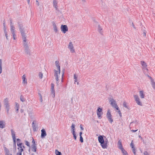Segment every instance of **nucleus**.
Returning a JSON list of instances; mask_svg holds the SVG:
<instances>
[{
	"mask_svg": "<svg viewBox=\"0 0 155 155\" xmlns=\"http://www.w3.org/2000/svg\"><path fill=\"white\" fill-rule=\"evenodd\" d=\"M55 64L56 66V68L54 70V74L55 78L56 80V83L57 84L59 83V81L60 78H61V82H63V76L64 75V72H63L62 76L60 74V66L59 65V61H56L55 62Z\"/></svg>",
	"mask_w": 155,
	"mask_h": 155,
	"instance_id": "nucleus-1",
	"label": "nucleus"
},
{
	"mask_svg": "<svg viewBox=\"0 0 155 155\" xmlns=\"http://www.w3.org/2000/svg\"><path fill=\"white\" fill-rule=\"evenodd\" d=\"M18 28L20 30L22 36V38L23 40V45L25 48L26 49L28 48V45L27 44V36L25 33L26 29L23 27V24L21 22H19L18 23Z\"/></svg>",
	"mask_w": 155,
	"mask_h": 155,
	"instance_id": "nucleus-2",
	"label": "nucleus"
},
{
	"mask_svg": "<svg viewBox=\"0 0 155 155\" xmlns=\"http://www.w3.org/2000/svg\"><path fill=\"white\" fill-rule=\"evenodd\" d=\"M67 48L71 53L74 54L76 53L75 49L72 41H70L69 42L67 45Z\"/></svg>",
	"mask_w": 155,
	"mask_h": 155,
	"instance_id": "nucleus-3",
	"label": "nucleus"
},
{
	"mask_svg": "<svg viewBox=\"0 0 155 155\" xmlns=\"http://www.w3.org/2000/svg\"><path fill=\"white\" fill-rule=\"evenodd\" d=\"M17 145L18 146V152L17 153V155H21V153L23 151L25 147L24 145L21 143H18Z\"/></svg>",
	"mask_w": 155,
	"mask_h": 155,
	"instance_id": "nucleus-4",
	"label": "nucleus"
},
{
	"mask_svg": "<svg viewBox=\"0 0 155 155\" xmlns=\"http://www.w3.org/2000/svg\"><path fill=\"white\" fill-rule=\"evenodd\" d=\"M109 102L113 107L116 108V110H118V107L117 105L116 102L114 99L110 98L109 99Z\"/></svg>",
	"mask_w": 155,
	"mask_h": 155,
	"instance_id": "nucleus-5",
	"label": "nucleus"
},
{
	"mask_svg": "<svg viewBox=\"0 0 155 155\" xmlns=\"http://www.w3.org/2000/svg\"><path fill=\"white\" fill-rule=\"evenodd\" d=\"M8 102L9 99L8 98H5L3 101L4 104L5 105L6 108V109L8 113L9 110L10 108V106Z\"/></svg>",
	"mask_w": 155,
	"mask_h": 155,
	"instance_id": "nucleus-6",
	"label": "nucleus"
},
{
	"mask_svg": "<svg viewBox=\"0 0 155 155\" xmlns=\"http://www.w3.org/2000/svg\"><path fill=\"white\" fill-rule=\"evenodd\" d=\"M106 116L108 120L111 124H112L113 122V120L112 118V115L110 113V110H108L107 112Z\"/></svg>",
	"mask_w": 155,
	"mask_h": 155,
	"instance_id": "nucleus-7",
	"label": "nucleus"
},
{
	"mask_svg": "<svg viewBox=\"0 0 155 155\" xmlns=\"http://www.w3.org/2000/svg\"><path fill=\"white\" fill-rule=\"evenodd\" d=\"M134 97L136 103L139 105L142 106V103L141 101L138 96L137 95H134Z\"/></svg>",
	"mask_w": 155,
	"mask_h": 155,
	"instance_id": "nucleus-8",
	"label": "nucleus"
},
{
	"mask_svg": "<svg viewBox=\"0 0 155 155\" xmlns=\"http://www.w3.org/2000/svg\"><path fill=\"white\" fill-rule=\"evenodd\" d=\"M10 31L12 34H15V28L12 22L11 21L10 22Z\"/></svg>",
	"mask_w": 155,
	"mask_h": 155,
	"instance_id": "nucleus-9",
	"label": "nucleus"
},
{
	"mask_svg": "<svg viewBox=\"0 0 155 155\" xmlns=\"http://www.w3.org/2000/svg\"><path fill=\"white\" fill-rule=\"evenodd\" d=\"M61 31L64 34L68 31V27L65 25H61Z\"/></svg>",
	"mask_w": 155,
	"mask_h": 155,
	"instance_id": "nucleus-10",
	"label": "nucleus"
},
{
	"mask_svg": "<svg viewBox=\"0 0 155 155\" xmlns=\"http://www.w3.org/2000/svg\"><path fill=\"white\" fill-rule=\"evenodd\" d=\"M102 111V108H101L100 107H98L97 110V114L99 119L101 118V116L103 114Z\"/></svg>",
	"mask_w": 155,
	"mask_h": 155,
	"instance_id": "nucleus-11",
	"label": "nucleus"
},
{
	"mask_svg": "<svg viewBox=\"0 0 155 155\" xmlns=\"http://www.w3.org/2000/svg\"><path fill=\"white\" fill-rule=\"evenodd\" d=\"M148 77L150 80L151 84L153 89L155 90V81L154 79L149 76H148Z\"/></svg>",
	"mask_w": 155,
	"mask_h": 155,
	"instance_id": "nucleus-12",
	"label": "nucleus"
},
{
	"mask_svg": "<svg viewBox=\"0 0 155 155\" xmlns=\"http://www.w3.org/2000/svg\"><path fill=\"white\" fill-rule=\"evenodd\" d=\"M22 84L24 86L26 85L27 84V81L25 75H23L22 76Z\"/></svg>",
	"mask_w": 155,
	"mask_h": 155,
	"instance_id": "nucleus-13",
	"label": "nucleus"
},
{
	"mask_svg": "<svg viewBox=\"0 0 155 155\" xmlns=\"http://www.w3.org/2000/svg\"><path fill=\"white\" fill-rule=\"evenodd\" d=\"M11 131L12 137L14 140V146L15 148H16V143H15V133L13 130H11Z\"/></svg>",
	"mask_w": 155,
	"mask_h": 155,
	"instance_id": "nucleus-14",
	"label": "nucleus"
},
{
	"mask_svg": "<svg viewBox=\"0 0 155 155\" xmlns=\"http://www.w3.org/2000/svg\"><path fill=\"white\" fill-rule=\"evenodd\" d=\"M118 147L121 151L124 150L122 146V143L120 140H119L117 143Z\"/></svg>",
	"mask_w": 155,
	"mask_h": 155,
	"instance_id": "nucleus-15",
	"label": "nucleus"
},
{
	"mask_svg": "<svg viewBox=\"0 0 155 155\" xmlns=\"http://www.w3.org/2000/svg\"><path fill=\"white\" fill-rule=\"evenodd\" d=\"M97 31L101 35L103 34V31L102 27L99 24L97 26Z\"/></svg>",
	"mask_w": 155,
	"mask_h": 155,
	"instance_id": "nucleus-16",
	"label": "nucleus"
},
{
	"mask_svg": "<svg viewBox=\"0 0 155 155\" xmlns=\"http://www.w3.org/2000/svg\"><path fill=\"white\" fill-rule=\"evenodd\" d=\"M41 137L42 138H44L47 135V134H46V131L44 129H42L41 130Z\"/></svg>",
	"mask_w": 155,
	"mask_h": 155,
	"instance_id": "nucleus-17",
	"label": "nucleus"
},
{
	"mask_svg": "<svg viewBox=\"0 0 155 155\" xmlns=\"http://www.w3.org/2000/svg\"><path fill=\"white\" fill-rule=\"evenodd\" d=\"M98 140L101 144H102L104 141L103 137L102 136L100 135L98 137Z\"/></svg>",
	"mask_w": 155,
	"mask_h": 155,
	"instance_id": "nucleus-18",
	"label": "nucleus"
},
{
	"mask_svg": "<svg viewBox=\"0 0 155 155\" xmlns=\"http://www.w3.org/2000/svg\"><path fill=\"white\" fill-rule=\"evenodd\" d=\"M101 145L103 148H107V142L106 141H104L102 144H101Z\"/></svg>",
	"mask_w": 155,
	"mask_h": 155,
	"instance_id": "nucleus-19",
	"label": "nucleus"
},
{
	"mask_svg": "<svg viewBox=\"0 0 155 155\" xmlns=\"http://www.w3.org/2000/svg\"><path fill=\"white\" fill-rule=\"evenodd\" d=\"M53 26L54 31L55 32L57 33L58 31V29L55 23L53 22Z\"/></svg>",
	"mask_w": 155,
	"mask_h": 155,
	"instance_id": "nucleus-20",
	"label": "nucleus"
},
{
	"mask_svg": "<svg viewBox=\"0 0 155 155\" xmlns=\"http://www.w3.org/2000/svg\"><path fill=\"white\" fill-rule=\"evenodd\" d=\"M78 76L76 74H74V84H75L76 82H77V84L78 85L79 83L78 82H77L78 81Z\"/></svg>",
	"mask_w": 155,
	"mask_h": 155,
	"instance_id": "nucleus-21",
	"label": "nucleus"
},
{
	"mask_svg": "<svg viewBox=\"0 0 155 155\" xmlns=\"http://www.w3.org/2000/svg\"><path fill=\"white\" fill-rule=\"evenodd\" d=\"M5 122L3 120L0 121V128H4L5 127Z\"/></svg>",
	"mask_w": 155,
	"mask_h": 155,
	"instance_id": "nucleus-22",
	"label": "nucleus"
},
{
	"mask_svg": "<svg viewBox=\"0 0 155 155\" xmlns=\"http://www.w3.org/2000/svg\"><path fill=\"white\" fill-rule=\"evenodd\" d=\"M36 144H33L31 146V150L33 152H36Z\"/></svg>",
	"mask_w": 155,
	"mask_h": 155,
	"instance_id": "nucleus-23",
	"label": "nucleus"
},
{
	"mask_svg": "<svg viewBox=\"0 0 155 155\" xmlns=\"http://www.w3.org/2000/svg\"><path fill=\"white\" fill-rule=\"evenodd\" d=\"M139 95L141 98H144L145 94L143 91H139Z\"/></svg>",
	"mask_w": 155,
	"mask_h": 155,
	"instance_id": "nucleus-24",
	"label": "nucleus"
},
{
	"mask_svg": "<svg viewBox=\"0 0 155 155\" xmlns=\"http://www.w3.org/2000/svg\"><path fill=\"white\" fill-rule=\"evenodd\" d=\"M57 4L58 2L56 0H54L53 1V6L55 8L56 10H57L58 9V6H57Z\"/></svg>",
	"mask_w": 155,
	"mask_h": 155,
	"instance_id": "nucleus-25",
	"label": "nucleus"
},
{
	"mask_svg": "<svg viewBox=\"0 0 155 155\" xmlns=\"http://www.w3.org/2000/svg\"><path fill=\"white\" fill-rule=\"evenodd\" d=\"M4 33L5 34V36L6 37V39L7 40H8V39H9L8 37H9L8 35L7 32L6 30V28H5V29H4Z\"/></svg>",
	"mask_w": 155,
	"mask_h": 155,
	"instance_id": "nucleus-26",
	"label": "nucleus"
},
{
	"mask_svg": "<svg viewBox=\"0 0 155 155\" xmlns=\"http://www.w3.org/2000/svg\"><path fill=\"white\" fill-rule=\"evenodd\" d=\"M140 63L142 66V68L147 67V64L144 61H141Z\"/></svg>",
	"mask_w": 155,
	"mask_h": 155,
	"instance_id": "nucleus-27",
	"label": "nucleus"
},
{
	"mask_svg": "<svg viewBox=\"0 0 155 155\" xmlns=\"http://www.w3.org/2000/svg\"><path fill=\"white\" fill-rule=\"evenodd\" d=\"M19 107V104L17 103H15V107L16 109V111L17 112H18V111Z\"/></svg>",
	"mask_w": 155,
	"mask_h": 155,
	"instance_id": "nucleus-28",
	"label": "nucleus"
},
{
	"mask_svg": "<svg viewBox=\"0 0 155 155\" xmlns=\"http://www.w3.org/2000/svg\"><path fill=\"white\" fill-rule=\"evenodd\" d=\"M51 93L52 94V97H54L55 96V91L54 89H51Z\"/></svg>",
	"mask_w": 155,
	"mask_h": 155,
	"instance_id": "nucleus-29",
	"label": "nucleus"
},
{
	"mask_svg": "<svg viewBox=\"0 0 155 155\" xmlns=\"http://www.w3.org/2000/svg\"><path fill=\"white\" fill-rule=\"evenodd\" d=\"M2 61L1 59H0V74L2 72Z\"/></svg>",
	"mask_w": 155,
	"mask_h": 155,
	"instance_id": "nucleus-30",
	"label": "nucleus"
},
{
	"mask_svg": "<svg viewBox=\"0 0 155 155\" xmlns=\"http://www.w3.org/2000/svg\"><path fill=\"white\" fill-rule=\"evenodd\" d=\"M38 76L39 78L40 79H42L43 78V73L41 72H39L38 73Z\"/></svg>",
	"mask_w": 155,
	"mask_h": 155,
	"instance_id": "nucleus-31",
	"label": "nucleus"
},
{
	"mask_svg": "<svg viewBox=\"0 0 155 155\" xmlns=\"http://www.w3.org/2000/svg\"><path fill=\"white\" fill-rule=\"evenodd\" d=\"M123 155H128L127 152L124 149L121 151Z\"/></svg>",
	"mask_w": 155,
	"mask_h": 155,
	"instance_id": "nucleus-32",
	"label": "nucleus"
},
{
	"mask_svg": "<svg viewBox=\"0 0 155 155\" xmlns=\"http://www.w3.org/2000/svg\"><path fill=\"white\" fill-rule=\"evenodd\" d=\"M55 153L56 155H61V152H59L57 150H55Z\"/></svg>",
	"mask_w": 155,
	"mask_h": 155,
	"instance_id": "nucleus-33",
	"label": "nucleus"
},
{
	"mask_svg": "<svg viewBox=\"0 0 155 155\" xmlns=\"http://www.w3.org/2000/svg\"><path fill=\"white\" fill-rule=\"evenodd\" d=\"M25 143L26 145H27L28 147H29V148H30V144L29 142L28 141L25 140Z\"/></svg>",
	"mask_w": 155,
	"mask_h": 155,
	"instance_id": "nucleus-34",
	"label": "nucleus"
},
{
	"mask_svg": "<svg viewBox=\"0 0 155 155\" xmlns=\"http://www.w3.org/2000/svg\"><path fill=\"white\" fill-rule=\"evenodd\" d=\"M142 69L144 72H148V69L147 68V67L142 68Z\"/></svg>",
	"mask_w": 155,
	"mask_h": 155,
	"instance_id": "nucleus-35",
	"label": "nucleus"
},
{
	"mask_svg": "<svg viewBox=\"0 0 155 155\" xmlns=\"http://www.w3.org/2000/svg\"><path fill=\"white\" fill-rule=\"evenodd\" d=\"M133 140H132L131 143L130 144V146L131 147V148L132 149H134L135 148L134 144L133 143Z\"/></svg>",
	"mask_w": 155,
	"mask_h": 155,
	"instance_id": "nucleus-36",
	"label": "nucleus"
},
{
	"mask_svg": "<svg viewBox=\"0 0 155 155\" xmlns=\"http://www.w3.org/2000/svg\"><path fill=\"white\" fill-rule=\"evenodd\" d=\"M133 140H132L131 143L130 144V146L131 147V148L132 149H134L135 148L134 144L133 143Z\"/></svg>",
	"mask_w": 155,
	"mask_h": 155,
	"instance_id": "nucleus-37",
	"label": "nucleus"
},
{
	"mask_svg": "<svg viewBox=\"0 0 155 155\" xmlns=\"http://www.w3.org/2000/svg\"><path fill=\"white\" fill-rule=\"evenodd\" d=\"M123 106L124 107H126L127 109L129 108L128 106L127 105V103L125 102H124L123 103Z\"/></svg>",
	"mask_w": 155,
	"mask_h": 155,
	"instance_id": "nucleus-38",
	"label": "nucleus"
},
{
	"mask_svg": "<svg viewBox=\"0 0 155 155\" xmlns=\"http://www.w3.org/2000/svg\"><path fill=\"white\" fill-rule=\"evenodd\" d=\"M20 100L21 101L23 102L25 101V98L22 96H21L20 97Z\"/></svg>",
	"mask_w": 155,
	"mask_h": 155,
	"instance_id": "nucleus-39",
	"label": "nucleus"
},
{
	"mask_svg": "<svg viewBox=\"0 0 155 155\" xmlns=\"http://www.w3.org/2000/svg\"><path fill=\"white\" fill-rule=\"evenodd\" d=\"M118 110L117 112L118 113V114H119L120 117H122L121 113L120 110H119V107H118V110Z\"/></svg>",
	"mask_w": 155,
	"mask_h": 155,
	"instance_id": "nucleus-40",
	"label": "nucleus"
},
{
	"mask_svg": "<svg viewBox=\"0 0 155 155\" xmlns=\"http://www.w3.org/2000/svg\"><path fill=\"white\" fill-rule=\"evenodd\" d=\"M143 153L144 155H150V154L147 151H144Z\"/></svg>",
	"mask_w": 155,
	"mask_h": 155,
	"instance_id": "nucleus-41",
	"label": "nucleus"
},
{
	"mask_svg": "<svg viewBox=\"0 0 155 155\" xmlns=\"http://www.w3.org/2000/svg\"><path fill=\"white\" fill-rule=\"evenodd\" d=\"M71 129H72V130H75V125H74V124H72V125H71Z\"/></svg>",
	"mask_w": 155,
	"mask_h": 155,
	"instance_id": "nucleus-42",
	"label": "nucleus"
},
{
	"mask_svg": "<svg viewBox=\"0 0 155 155\" xmlns=\"http://www.w3.org/2000/svg\"><path fill=\"white\" fill-rule=\"evenodd\" d=\"M51 89H54V85L53 84L51 83Z\"/></svg>",
	"mask_w": 155,
	"mask_h": 155,
	"instance_id": "nucleus-43",
	"label": "nucleus"
},
{
	"mask_svg": "<svg viewBox=\"0 0 155 155\" xmlns=\"http://www.w3.org/2000/svg\"><path fill=\"white\" fill-rule=\"evenodd\" d=\"M40 101L41 102H42L43 101L42 96L41 94H40Z\"/></svg>",
	"mask_w": 155,
	"mask_h": 155,
	"instance_id": "nucleus-44",
	"label": "nucleus"
},
{
	"mask_svg": "<svg viewBox=\"0 0 155 155\" xmlns=\"http://www.w3.org/2000/svg\"><path fill=\"white\" fill-rule=\"evenodd\" d=\"M12 36H13V39L14 40H15L16 39V35L15 34H12Z\"/></svg>",
	"mask_w": 155,
	"mask_h": 155,
	"instance_id": "nucleus-45",
	"label": "nucleus"
},
{
	"mask_svg": "<svg viewBox=\"0 0 155 155\" xmlns=\"http://www.w3.org/2000/svg\"><path fill=\"white\" fill-rule=\"evenodd\" d=\"M80 141L82 143L83 142V139L82 136L80 137Z\"/></svg>",
	"mask_w": 155,
	"mask_h": 155,
	"instance_id": "nucleus-46",
	"label": "nucleus"
},
{
	"mask_svg": "<svg viewBox=\"0 0 155 155\" xmlns=\"http://www.w3.org/2000/svg\"><path fill=\"white\" fill-rule=\"evenodd\" d=\"M132 151L133 152V153L134 154L136 155V151L135 149V148L134 149H132Z\"/></svg>",
	"mask_w": 155,
	"mask_h": 155,
	"instance_id": "nucleus-47",
	"label": "nucleus"
},
{
	"mask_svg": "<svg viewBox=\"0 0 155 155\" xmlns=\"http://www.w3.org/2000/svg\"><path fill=\"white\" fill-rule=\"evenodd\" d=\"M36 4L38 6H39L40 5L39 3L38 0L36 1Z\"/></svg>",
	"mask_w": 155,
	"mask_h": 155,
	"instance_id": "nucleus-48",
	"label": "nucleus"
},
{
	"mask_svg": "<svg viewBox=\"0 0 155 155\" xmlns=\"http://www.w3.org/2000/svg\"><path fill=\"white\" fill-rule=\"evenodd\" d=\"M28 113L29 115H31L32 114V111H28Z\"/></svg>",
	"mask_w": 155,
	"mask_h": 155,
	"instance_id": "nucleus-49",
	"label": "nucleus"
},
{
	"mask_svg": "<svg viewBox=\"0 0 155 155\" xmlns=\"http://www.w3.org/2000/svg\"><path fill=\"white\" fill-rule=\"evenodd\" d=\"M73 135L74 138L75 139V140H76V134H73Z\"/></svg>",
	"mask_w": 155,
	"mask_h": 155,
	"instance_id": "nucleus-50",
	"label": "nucleus"
},
{
	"mask_svg": "<svg viewBox=\"0 0 155 155\" xmlns=\"http://www.w3.org/2000/svg\"><path fill=\"white\" fill-rule=\"evenodd\" d=\"M17 143H21L20 142L21 140L20 139H17Z\"/></svg>",
	"mask_w": 155,
	"mask_h": 155,
	"instance_id": "nucleus-51",
	"label": "nucleus"
},
{
	"mask_svg": "<svg viewBox=\"0 0 155 155\" xmlns=\"http://www.w3.org/2000/svg\"><path fill=\"white\" fill-rule=\"evenodd\" d=\"M75 130H71V132H72L73 134H75Z\"/></svg>",
	"mask_w": 155,
	"mask_h": 155,
	"instance_id": "nucleus-52",
	"label": "nucleus"
},
{
	"mask_svg": "<svg viewBox=\"0 0 155 155\" xmlns=\"http://www.w3.org/2000/svg\"><path fill=\"white\" fill-rule=\"evenodd\" d=\"M80 128L81 130H84V128L82 126V125H80Z\"/></svg>",
	"mask_w": 155,
	"mask_h": 155,
	"instance_id": "nucleus-53",
	"label": "nucleus"
},
{
	"mask_svg": "<svg viewBox=\"0 0 155 155\" xmlns=\"http://www.w3.org/2000/svg\"><path fill=\"white\" fill-rule=\"evenodd\" d=\"M137 130H131V132H136Z\"/></svg>",
	"mask_w": 155,
	"mask_h": 155,
	"instance_id": "nucleus-54",
	"label": "nucleus"
},
{
	"mask_svg": "<svg viewBox=\"0 0 155 155\" xmlns=\"http://www.w3.org/2000/svg\"><path fill=\"white\" fill-rule=\"evenodd\" d=\"M33 130L34 131H36V127H35V126L33 127Z\"/></svg>",
	"mask_w": 155,
	"mask_h": 155,
	"instance_id": "nucleus-55",
	"label": "nucleus"
},
{
	"mask_svg": "<svg viewBox=\"0 0 155 155\" xmlns=\"http://www.w3.org/2000/svg\"><path fill=\"white\" fill-rule=\"evenodd\" d=\"M3 25H4V30L5 28H6V27H5V22H4L3 23Z\"/></svg>",
	"mask_w": 155,
	"mask_h": 155,
	"instance_id": "nucleus-56",
	"label": "nucleus"
},
{
	"mask_svg": "<svg viewBox=\"0 0 155 155\" xmlns=\"http://www.w3.org/2000/svg\"><path fill=\"white\" fill-rule=\"evenodd\" d=\"M6 155H12L11 154H10L8 152L7 153V152Z\"/></svg>",
	"mask_w": 155,
	"mask_h": 155,
	"instance_id": "nucleus-57",
	"label": "nucleus"
},
{
	"mask_svg": "<svg viewBox=\"0 0 155 155\" xmlns=\"http://www.w3.org/2000/svg\"><path fill=\"white\" fill-rule=\"evenodd\" d=\"M27 2H28V5H29L30 4V0H27Z\"/></svg>",
	"mask_w": 155,
	"mask_h": 155,
	"instance_id": "nucleus-58",
	"label": "nucleus"
},
{
	"mask_svg": "<svg viewBox=\"0 0 155 155\" xmlns=\"http://www.w3.org/2000/svg\"><path fill=\"white\" fill-rule=\"evenodd\" d=\"M132 26L133 27V28H135V25L133 23H132Z\"/></svg>",
	"mask_w": 155,
	"mask_h": 155,
	"instance_id": "nucleus-59",
	"label": "nucleus"
},
{
	"mask_svg": "<svg viewBox=\"0 0 155 155\" xmlns=\"http://www.w3.org/2000/svg\"><path fill=\"white\" fill-rule=\"evenodd\" d=\"M82 134V132H81L80 133V134H80V137H81V136H81V135Z\"/></svg>",
	"mask_w": 155,
	"mask_h": 155,
	"instance_id": "nucleus-60",
	"label": "nucleus"
},
{
	"mask_svg": "<svg viewBox=\"0 0 155 155\" xmlns=\"http://www.w3.org/2000/svg\"><path fill=\"white\" fill-rule=\"evenodd\" d=\"M32 143H33V144H35V142L34 141V140L33 139V140L32 141Z\"/></svg>",
	"mask_w": 155,
	"mask_h": 155,
	"instance_id": "nucleus-61",
	"label": "nucleus"
},
{
	"mask_svg": "<svg viewBox=\"0 0 155 155\" xmlns=\"http://www.w3.org/2000/svg\"><path fill=\"white\" fill-rule=\"evenodd\" d=\"M143 35L145 37L146 36V33L145 32H143Z\"/></svg>",
	"mask_w": 155,
	"mask_h": 155,
	"instance_id": "nucleus-62",
	"label": "nucleus"
},
{
	"mask_svg": "<svg viewBox=\"0 0 155 155\" xmlns=\"http://www.w3.org/2000/svg\"><path fill=\"white\" fill-rule=\"evenodd\" d=\"M82 1L84 2H85V0H82Z\"/></svg>",
	"mask_w": 155,
	"mask_h": 155,
	"instance_id": "nucleus-63",
	"label": "nucleus"
},
{
	"mask_svg": "<svg viewBox=\"0 0 155 155\" xmlns=\"http://www.w3.org/2000/svg\"><path fill=\"white\" fill-rule=\"evenodd\" d=\"M134 123V122H132L131 123H130V124H132Z\"/></svg>",
	"mask_w": 155,
	"mask_h": 155,
	"instance_id": "nucleus-64",
	"label": "nucleus"
}]
</instances>
